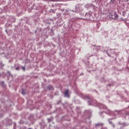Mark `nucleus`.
<instances>
[{
    "label": "nucleus",
    "instance_id": "21",
    "mask_svg": "<svg viewBox=\"0 0 129 129\" xmlns=\"http://www.w3.org/2000/svg\"><path fill=\"white\" fill-rule=\"evenodd\" d=\"M87 112H89V113H91V111H90V110H88V111H87Z\"/></svg>",
    "mask_w": 129,
    "mask_h": 129
},
{
    "label": "nucleus",
    "instance_id": "25",
    "mask_svg": "<svg viewBox=\"0 0 129 129\" xmlns=\"http://www.w3.org/2000/svg\"><path fill=\"white\" fill-rule=\"evenodd\" d=\"M93 55H90V57H92Z\"/></svg>",
    "mask_w": 129,
    "mask_h": 129
},
{
    "label": "nucleus",
    "instance_id": "6",
    "mask_svg": "<svg viewBox=\"0 0 129 129\" xmlns=\"http://www.w3.org/2000/svg\"><path fill=\"white\" fill-rule=\"evenodd\" d=\"M96 127H99L100 126H103L104 125V123H97L95 124Z\"/></svg>",
    "mask_w": 129,
    "mask_h": 129
},
{
    "label": "nucleus",
    "instance_id": "10",
    "mask_svg": "<svg viewBox=\"0 0 129 129\" xmlns=\"http://www.w3.org/2000/svg\"><path fill=\"white\" fill-rule=\"evenodd\" d=\"M119 111L115 110L114 112V115H117V114H119Z\"/></svg>",
    "mask_w": 129,
    "mask_h": 129
},
{
    "label": "nucleus",
    "instance_id": "8",
    "mask_svg": "<svg viewBox=\"0 0 129 129\" xmlns=\"http://www.w3.org/2000/svg\"><path fill=\"white\" fill-rule=\"evenodd\" d=\"M47 89H48V90H53L54 88L52 86H48L47 87Z\"/></svg>",
    "mask_w": 129,
    "mask_h": 129
},
{
    "label": "nucleus",
    "instance_id": "24",
    "mask_svg": "<svg viewBox=\"0 0 129 129\" xmlns=\"http://www.w3.org/2000/svg\"><path fill=\"white\" fill-rule=\"evenodd\" d=\"M109 119H113V118L108 119V120H109Z\"/></svg>",
    "mask_w": 129,
    "mask_h": 129
},
{
    "label": "nucleus",
    "instance_id": "4",
    "mask_svg": "<svg viewBox=\"0 0 129 129\" xmlns=\"http://www.w3.org/2000/svg\"><path fill=\"white\" fill-rule=\"evenodd\" d=\"M110 17L113 19H117V18H118V15L116 14V12H114L112 14L110 15Z\"/></svg>",
    "mask_w": 129,
    "mask_h": 129
},
{
    "label": "nucleus",
    "instance_id": "19",
    "mask_svg": "<svg viewBox=\"0 0 129 129\" xmlns=\"http://www.w3.org/2000/svg\"><path fill=\"white\" fill-rule=\"evenodd\" d=\"M7 73H8V74H9V75H11V72L8 71V72H7Z\"/></svg>",
    "mask_w": 129,
    "mask_h": 129
},
{
    "label": "nucleus",
    "instance_id": "23",
    "mask_svg": "<svg viewBox=\"0 0 129 129\" xmlns=\"http://www.w3.org/2000/svg\"><path fill=\"white\" fill-rule=\"evenodd\" d=\"M107 55H108V56H110V55H109V53H107Z\"/></svg>",
    "mask_w": 129,
    "mask_h": 129
},
{
    "label": "nucleus",
    "instance_id": "13",
    "mask_svg": "<svg viewBox=\"0 0 129 129\" xmlns=\"http://www.w3.org/2000/svg\"><path fill=\"white\" fill-rule=\"evenodd\" d=\"M95 50H97V51H98V50L100 49V46H96L95 48Z\"/></svg>",
    "mask_w": 129,
    "mask_h": 129
},
{
    "label": "nucleus",
    "instance_id": "16",
    "mask_svg": "<svg viewBox=\"0 0 129 129\" xmlns=\"http://www.w3.org/2000/svg\"><path fill=\"white\" fill-rule=\"evenodd\" d=\"M109 123H110V124H112L113 127H114V125L113 124H112V121H109Z\"/></svg>",
    "mask_w": 129,
    "mask_h": 129
},
{
    "label": "nucleus",
    "instance_id": "27",
    "mask_svg": "<svg viewBox=\"0 0 129 129\" xmlns=\"http://www.w3.org/2000/svg\"><path fill=\"white\" fill-rule=\"evenodd\" d=\"M93 47H95V45H93Z\"/></svg>",
    "mask_w": 129,
    "mask_h": 129
},
{
    "label": "nucleus",
    "instance_id": "20",
    "mask_svg": "<svg viewBox=\"0 0 129 129\" xmlns=\"http://www.w3.org/2000/svg\"><path fill=\"white\" fill-rule=\"evenodd\" d=\"M20 70V67H17L16 68V70Z\"/></svg>",
    "mask_w": 129,
    "mask_h": 129
},
{
    "label": "nucleus",
    "instance_id": "14",
    "mask_svg": "<svg viewBox=\"0 0 129 129\" xmlns=\"http://www.w3.org/2000/svg\"><path fill=\"white\" fill-rule=\"evenodd\" d=\"M103 112H100V114L101 117H104V115H103Z\"/></svg>",
    "mask_w": 129,
    "mask_h": 129
},
{
    "label": "nucleus",
    "instance_id": "3",
    "mask_svg": "<svg viewBox=\"0 0 129 129\" xmlns=\"http://www.w3.org/2000/svg\"><path fill=\"white\" fill-rule=\"evenodd\" d=\"M91 15H92V13L91 12L86 13L84 16L85 20H92L91 18Z\"/></svg>",
    "mask_w": 129,
    "mask_h": 129
},
{
    "label": "nucleus",
    "instance_id": "12",
    "mask_svg": "<svg viewBox=\"0 0 129 129\" xmlns=\"http://www.w3.org/2000/svg\"><path fill=\"white\" fill-rule=\"evenodd\" d=\"M52 120H53V119L52 118H47L48 122H51V121H52Z\"/></svg>",
    "mask_w": 129,
    "mask_h": 129
},
{
    "label": "nucleus",
    "instance_id": "17",
    "mask_svg": "<svg viewBox=\"0 0 129 129\" xmlns=\"http://www.w3.org/2000/svg\"><path fill=\"white\" fill-rule=\"evenodd\" d=\"M21 68H22V69H23V70L24 71H25V70H26V68H25V67H22Z\"/></svg>",
    "mask_w": 129,
    "mask_h": 129
},
{
    "label": "nucleus",
    "instance_id": "7",
    "mask_svg": "<svg viewBox=\"0 0 129 129\" xmlns=\"http://www.w3.org/2000/svg\"><path fill=\"white\" fill-rule=\"evenodd\" d=\"M64 96L66 97H69V90H66L64 92Z\"/></svg>",
    "mask_w": 129,
    "mask_h": 129
},
{
    "label": "nucleus",
    "instance_id": "22",
    "mask_svg": "<svg viewBox=\"0 0 129 129\" xmlns=\"http://www.w3.org/2000/svg\"><path fill=\"white\" fill-rule=\"evenodd\" d=\"M1 83H2V84H5V82H2Z\"/></svg>",
    "mask_w": 129,
    "mask_h": 129
},
{
    "label": "nucleus",
    "instance_id": "26",
    "mask_svg": "<svg viewBox=\"0 0 129 129\" xmlns=\"http://www.w3.org/2000/svg\"><path fill=\"white\" fill-rule=\"evenodd\" d=\"M1 76H2V75H1V73H0V77H1Z\"/></svg>",
    "mask_w": 129,
    "mask_h": 129
},
{
    "label": "nucleus",
    "instance_id": "1",
    "mask_svg": "<svg viewBox=\"0 0 129 129\" xmlns=\"http://www.w3.org/2000/svg\"><path fill=\"white\" fill-rule=\"evenodd\" d=\"M82 98H83V99H85V100H86V99L90 100L88 101L89 105H93V104H95V103H96V101L90 99V98L88 96H82Z\"/></svg>",
    "mask_w": 129,
    "mask_h": 129
},
{
    "label": "nucleus",
    "instance_id": "2",
    "mask_svg": "<svg viewBox=\"0 0 129 129\" xmlns=\"http://www.w3.org/2000/svg\"><path fill=\"white\" fill-rule=\"evenodd\" d=\"M82 11H83V9H82V6H81V5L80 4L76 5L75 7V9L73 10V12H75V13L82 12Z\"/></svg>",
    "mask_w": 129,
    "mask_h": 129
},
{
    "label": "nucleus",
    "instance_id": "11",
    "mask_svg": "<svg viewBox=\"0 0 129 129\" xmlns=\"http://www.w3.org/2000/svg\"><path fill=\"white\" fill-rule=\"evenodd\" d=\"M22 94H23V95H25V94H26V91L25 90H24V89H22Z\"/></svg>",
    "mask_w": 129,
    "mask_h": 129
},
{
    "label": "nucleus",
    "instance_id": "5",
    "mask_svg": "<svg viewBox=\"0 0 129 129\" xmlns=\"http://www.w3.org/2000/svg\"><path fill=\"white\" fill-rule=\"evenodd\" d=\"M4 67H5V63L3 62V60L0 59V69L3 70Z\"/></svg>",
    "mask_w": 129,
    "mask_h": 129
},
{
    "label": "nucleus",
    "instance_id": "15",
    "mask_svg": "<svg viewBox=\"0 0 129 129\" xmlns=\"http://www.w3.org/2000/svg\"><path fill=\"white\" fill-rule=\"evenodd\" d=\"M101 106H102V108H105V109H106V107L105 105L102 104Z\"/></svg>",
    "mask_w": 129,
    "mask_h": 129
},
{
    "label": "nucleus",
    "instance_id": "18",
    "mask_svg": "<svg viewBox=\"0 0 129 129\" xmlns=\"http://www.w3.org/2000/svg\"><path fill=\"white\" fill-rule=\"evenodd\" d=\"M110 3L113 4L114 3V0H111Z\"/></svg>",
    "mask_w": 129,
    "mask_h": 129
},
{
    "label": "nucleus",
    "instance_id": "9",
    "mask_svg": "<svg viewBox=\"0 0 129 129\" xmlns=\"http://www.w3.org/2000/svg\"><path fill=\"white\" fill-rule=\"evenodd\" d=\"M49 13H52L53 14H55V13H56V10H55V9H50L49 10Z\"/></svg>",
    "mask_w": 129,
    "mask_h": 129
}]
</instances>
